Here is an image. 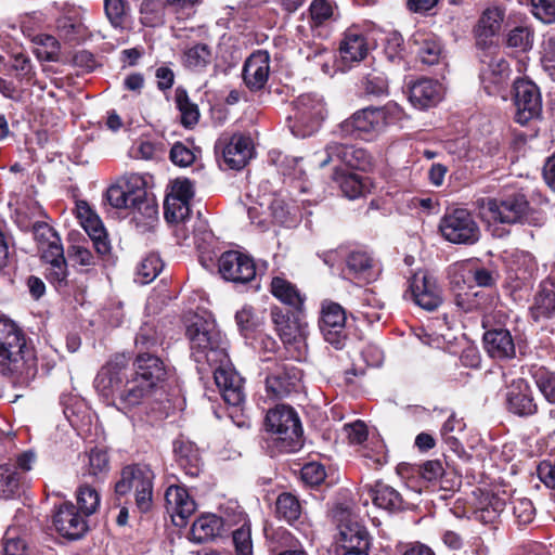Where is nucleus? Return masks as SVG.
Returning <instances> with one entry per match:
<instances>
[{
    "label": "nucleus",
    "instance_id": "55",
    "mask_svg": "<svg viewBox=\"0 0 555 555\" xmlns=\"http://www.w3.org/2000/svg\"><path fill=\"white\" fill-rule=\"evenodd\" d=\"M529 373L544 400L555 405V372L544 365L534 364L531 365Z\"/></svg>",
    "mask_w": 555,
    "mask_h": 555
},
{
    "label": "nucleus",
    "instance_id": "33",
    "mask_svg": "<svg viewBox=\"0 0 555 555\" xmlns=\"http://www.w3.org/2000/svg\"><path fill=\"white\" fill-rule=\"evenodd\" d=\"M509 500L511 495L505 491H481L474 511L475 518L486 525L496 522Z\"/></svg>",
    "mask_w": 555,
    "mask_h": 555
},
{
    "label": "nucleus",
    "instance_id": "58",
    "mask_svg": "<svg viewBox=\"0 0 555 555\" xmlns=\"http://www.w3.org/2000/svg\"><path fill=\"white\" fill-rule=\"evenodd\" d=\"M361 88L367 96L380 98L389 93L388 79L383 72L377 69H372L363 75Z\"/></svg>",
    "mask_w": 555,
    "mask_h": 555
},
{
    "label": "nucleus",
    "instance_id": "54",
    "mask_svg": "<svg viewBox=\"0 0 555 555\" xmlns=\"http://www.w3.org/2000/svg\"><path fill=\"white\" fill-rule=\"evenodd\" d=\"M175 102L177 109L180 112V124L185 129H193L201 117L197 104L190 100L189 93L183 87L176 89Z\"/></svg>",
    "mask_w": 555,
    "mask_h": 555
},
{
    "label": "nucleus",
    "instance_id": "62",
    "mask_svg": "<svg viewBox=\"0 0 555 555\" xmlns=\"http://www.w3.org/2000/svg\"><path fill=\"white\" fill-rule=\"evenodd\" d=\"M109 470V456L103 449L94 447L88 454L86 474L93 477L105 476Z\"/></svg>",
    "mask_w": 555,
    "mask_h": 555
},
{
    "label": "nucleus",
    "instance_id": "45",
    "mask_svg": "<svg viewBox=\"0 0 555 555\" xmlns=\"http://www.w3.org/2000/svg\"><path fill=\"white\" fill-rule=\"evenodd\" d=\"M374 259L363 250H352L346 258L347 273L354 280L369 283L374 279Z\"/></svg>",
    "mask_w": 555,
    "mask_h": 555
},
{
    "label": "nucleus",
    "instance_id": "16",
    "mask_svg": "<svg viewBox=\"0 0 555 555\" xmlns=\"http://www.w3.org/2000/svg\"><path fill=\"white\" fill-rule=\"evenodd\" d=\"M52 524L63 539L78 541L90 531L89 517L85 516L72 501L54 506Z\"/></svg>",
    "mask_w": 555,
    "mask_h": 555
},
{
    "label": "nucleus",
    "instance_id": "34",
    "mask_svg": "<svg viewBox=\"0 0 555 555\" xmlns=\"http://www.w3.org/2000/svg\"><path fill=\"white\" fill-rule=\"evenodd\" d=\"M173 454L178 466L185 476L197 478L204 468V462L197 446L182 438L173 441Z\"/></svg>",
    "mask_w": 555,
    "mask_h": 555
},
{
    "label": "nucleus",
    "instance_id": "35",
    "mask_svg": "<svg viewBox=\"0 0 555 555\" xmlns=\"http://www.w3.org/2000/svg\"><path fill=\"white\" fill-rule=\"evenodd\" d=\"M504 14L499 9H487L480 16L475 29L476 46L480 51L498 50L492 38L499 33Z\"/></svg>",
    "mask_w": 555,
    "mask_h": 555
},
{
    "label": "nucleus",
    "instance_id": "29",
    "mask_svg": "<svg viewBox=\"0 0 555 555\" xmlns=\"http://www.w3.org/2000/svg\"><path fill=\"white\" fill-rule=\"evenodd\" d=\"M324 117V104L313 94H301L293 102V118L308 132L317 130Z\"/></svg>",
    "mask_w": 555,
    "mask_h": 555
},
{
    "label": "nucleus",
    "instance_id": "38",
    "mask_svg": "<svg viewBox=\"0 0 555 555\" xmlns=\"http://www.w3.org/2000/svg\"><path fill=\"white\" fill-rule=\"evenodd\" d=\"M367 493L377 508L389 514L405 509V501L401 493L382 480H377L374 485L369 486Z\"/></svg>",
    "mask_w": 555,
    "mask_h": 555
},
{
    "label": "nucleus",
    "instance_id": "3",
    "mask_svg": "<svg viewBox=\"0 0 555 555\" xmlns=\"http://www.w3.org/2000/svg\"><path fill=\"white\" fill-rule=\"evenodd\" d=\"M475 205L482 217L493 222L528 223L534 227L545 222V214L531 207L527 196L517 191L500 193L494 197H480Z\"/></svg>",
    "mask_w": 555,
    "mask_h": 555
},
{
    "label": "nucleus",
    "instance_id": "51",
    "mask_svg": "<svg viewBox=\"0 0 555 555\" xmlns=\"http://www.w3.org/2000/svg\"><path fill=\"white\" fill-rule=\"evenodd\" d=\"M163 345L157 327L154 323H143L134 338L135 356L140 354H156V351Z\"/></svg>",
    "mask_w": 555,
    "mask_h": 555
},
{
    "label": "nucleus",
    "instance_id": "49",
    "mask_svg": "<svg viewBox=\"0 0 555 555\" xmlns=\"http://www.w3.org/2000/svg\"><path fill=\"white\" fill-rule=\"evenodd\" d=\"M332 179L339 184L344 195L350 199L362 196L366 190L365 179L362 176L346 171L339 166L333 168Z\"/></svg>",
    "mask_w": 555,
    "mask_h": 555
},
{
    "label": "nucleus",
    "instance_id": "43",
    "mask_svg": "<svg viewBox=\"0 0 555 555\" xmlns=\"http://www.w3.org/2000/svg\"><path fill=\"white\" fill-rule=\"evenodd\" d=\"M420 477L433 485L439 483L443 490H452L456 483L453 474L446 472L440 460H428L415 467Z\"/></svg>",
    "mask_w": 555,
    "mask_h": 555
},
{
    "label": "nucleus",
    "instance_id": "56",
    "mask_svg": "<svg viewBox=\"0 0 555 555\" xmlns=\"http://www.w3.org/2000/svg\"><path fill=\"white\" fill-rule=\"evenodd\" d=\"M169 0H143L140 7V22L146 27H157L165 23Z\"/></svg>",
    "mask_w": 555,
    "mask_h": 555
},
{
    "label": "nucleus",
    "instance_id": "46",
    "mask_svg": "<svg viewBox=\"0 0 555 555\" xmlns=\"http://www.w3.org/2000/svg\"><path fill=\"white\" fill-rule=\"evenodd\" d=\"M263 535L270 555L280 554L286 548L300 546L299 541L284 527H274L266 522Z\"/></svg>",
    "mask_w": 555,
    "mask_h": 555
},
{
    "label": "nucleus",
    "instance_id": "53",
    "mask_svg": "<svg viewBox=\"0 0 555 555\" xmlns=\"http://www.w3.org/2000/svg\"><path fill=\"white\" fill-rule=\"evenodd\" d=\"M337 5L333 0H312L308 13V23L312 30L324 27L336 21Z\"/></svg>",
    "mask_w": 555,
    "mask_h": 555
},
{
    "label": "nucleus",
    "instance_id": "5",
    "mask_svg": "<svg viewBox=\"0 0 555 555\" xmlns=\"http://www.w3.org/2000/svg\"><path fill=\"white\" fill-rule=\"evenodd\" d=\"M403 109L393 101L383 106H367L356 111L350 117L339 124V130L345 138L370 141L385 129L402 119Z\"/></svg>",
    "mask_w": 555,
    "mask_h": 555
},
{
    "label": "nucleus",
    "instance_id": "4",
    "mask_svg": "<svg viewBox=\"0 0 555 555\" xmlns=\"http://www.w3.org/2000/svg\"><path fill=\"white\" fill-rule=\"evenodd\" d=\"M185 336L191 356L198 365L212 366L229 362L228 340L215 320L195 314L186 325Z\"/></svg>",
    "mask_w": 555,
    "mask_h": 555
},
{
    "label": "nucleus",
    "instance_id": "48",
    "mask_svg": "<svg viewBox=\"0 0 555 555\" xmlns=\"http://www.w3.org/2000/svg\"><path fill=\"white\" fill-rule=\"evenodd\" d=\"M25 485V476L13 464L0 465V498L11 500L18 498Z\"/></svg>",
    "mask_w": 555,
    "mask_h": 555
},
{
    "label": "nucleus",
    "instance_id": "61",
    "mask_svg": "<svg viewBox=\"0 0 555 555\" xmlns=\"http://www.w3.org/2000/svg\"><path fill=\"white\" fill-rule=\"evenodd\" d=\"M512 505L514 522L519 527L531 524L535 517V508L531 500L527 498H516L508 501Z\"/></svg>",
    "mask_w": 555,
    "mask_h": 555
},
{
    "label": "nucleus",
    "instance_id": "24",
    "mask_svg": "<svg viewBox=\"0 0 555 555\" xmlns=\"http://www.w3.org/2000/svg\"><path fill=\"white\" fill-rule=\"evenodd\" d=\"M47 255H41L40 259L47 264L44 270L46 280L54 287L61 295H68L75 287V281L69 280V271L66 258L64 256V248L52 247Z\"/></svg>",
    "mask_w": 555,
    "mask_h": 555
},
{
    "label": "nucleus",
    "instance_id": "52",
    "mask_svg": "<svg viewBox=\"0 0 555 555\" xmlns=\"http://www.w3.org/2000/svg\"><path fill=\"white\" fill-rule=\"evenodd\" d=\"M222 518L212 514L198 517L191 527V539L204 543L219 535L222 528Z\"/></svg>",
    "mask_w": 555,
    "mask_h": 555
},
{
    "label": "nucleus",
    "instance_id": "18",
    "mask_svg": "<svg viewBox=\"0 0 555 555\" xmlns=\"http://www.w3.org/2000/svg\"><path fill=\"white\" fill-rule=\"evenodd\" d=\"M503 404L509 414L520 418H529L539 413L533 389L524 377L513 378L506 385Z\"/></svg>",
    "mask_w": 555,
    "mask_h": 555
},
{
    "label": "nucleus",
    "instance_id": "50",
    "mask_svg": "<svg viewBox=\"0 0 555 555\" xmlns=\"http://www.w3.org/2000/svg\"><path fill=\"white\" fill-rule=\"evenodd\" d=\"M345 552H367L371 545L370 534L358 522L346 525L340 530Z\"/></svg>",
    "mask_w": 555,
    "mask_h": 555
},
{
    "label": "nucleus",
    "instance_id": "2",
    "mask_svg": "<svg viewBox=\"0 0 555 555\" xmlns=\"http://www.w3.org/2000/svg\"><path fill=\"white\" fill-rule=\"evenodd\" d=\"M263 427L268 434L270 456L295 453L305 443L304 428L298 412L288 404H276L267 411Z\"/></svg>",
    "mask_w": 555,
    "mask_h": 555
},
{
    "label": "nucleus",
    "instance_id": "23",
    "mask_svg": "<svg viewBox=\"0 0 555 555\" xmlns=\"http://www.w3.org/2000/svg\"><path fill=\"white\" fill-rule=\"evenodd\" d=\"M537 271V262L529 253L517 254L508 267L504 287L511 295L528 291L532 288Z\"/></svg>",
    "mask_w": 555,
    "mask_h": 555
},
{
    "label": "nucleus",
    "instance_id": "6",
    "mask_svg": "<svg viewBox=\"0 0 555 555\" xmlns=\"http://www.w3.org/2000/svg\"><path fill=\"white\" fill-rule=\"evenodd\" d=\"M154 392L150 387L140 383L139 379L130 374V378L125 382L118 383L107 392L101 396L107 401L108 404L115 406L124 414L135 412L137 409L143 408L145 411V418L141 417L149 424L162 421L167 416L159 402H151V396Z\"/></svg>",
    "mask_w": 555,
    "mask_h": 555
},
{
    "label": "nucleus",
    "instance_id": "26",
    "mask_svg": "<svg viewBox=\"0 0 555 555\" xmlns=\"http://www.w3.org/2000/svg\"><path fill=\"white\" fill-rule=\"evenodd\" d=\"M131 375L155 391L167 379L168 366L157 354H140L132 361Z\"/></svg>",
    "mask_w": 555,
    "mask_h": 555
},
{
    "label": "nucleus",
    "instance_id": "40",
    "mask_svg": "<svg viewBox=\"0 0 555 555\" xmlns=\"http://www.w3.org/2000/svg\"><path fill=\"white\" fill-rule=\"evenodd\" d=\"M412 46L417 60L424 65L438 64L443 52L441 40L431 33L416 34L413 36Z\"/></svg>",
    "mask_w": 555,
    "mask_h": 555
},
{
    "label": "nucleus",
    "instance_id": "12",
    "mask_svg": "<svg viewBox=\"0 0 555 555\" xmlns=\"http://www.w3.org/2000/svg\"><path fill=\"white\" fill-rule=\"evenodd\" d=\"M327 165L339 166L346 171L367 172L374 167V157L364 147L332 142L326 145L325 158L320 162L321 168Z\"/></svg>",
    "mask_w": 555,
    "mask_h": 555
},
{
    "label": "nucleus",
    "instance_id": "13",
    "mask_svg": "<svg viewBox=\"0 0 555 555\" xmlns=\"http://www.w3.org/2000/svg\"><path fill=\"white\" fill-rule=\"evenodd\" d=\"M346 321L343 306L330 299L322 301L318 325L324 340L336 350L344 349L349 339Z\"/></svg>",
    "mask_w": 555,
    "mask_h": 555
},
{
    "label": "nucleus",
    "instance_id": "59",
    "mask_svg": "<svg viewBox=\"0 0 555 555\" xmlns=\"http://www.w3.org/2000/svg\"><path fill=\"white\" fill-rule=\"evenodd\" d=\"M104 12L114 28H125L130 16L127 0H104Z\"/></svg>",
    "mask_w": 555,
    "mask_h": 555
},
{
    "label": "nucleus",
    "instance_id": "19",
    "mask_svg": "<svg viewBox=\"0 0 555 555\" xmlns=\"http://www.w3.org/2000/svg\"><path fill=\"white\" fill-rule=\"evenodd\" d=\"M409 288L404 294L410 299L427 311H434L442 304V289L437 279L427 270H418L408 280Z\"/></svg>",
    "mask_w": 555,
    "mask_h": 555
},
{
    "label": "nucleus",
    "instance_id": "28",
    "mask_svg": "<svg viewBox=\"0 0 555 555\" xmlns=\"http://www.w3.org/2000/svg\"><path fill=\"white\" fill-rule=\"evenodd\" d=\"M270 74V54L266 50L254 51L244 62L242 76L251 92L264 89Z\"/></svg>",
    "mask_w": 555,
    "mask_h": 555
},
{
    "label": "nucleus",
    "instance_id": "37",
    "mask_svg": "<svg viewBox=\"0 0 555 555\" xmlns=\"http://www.w3.org/2000/svg\"><path fill=\"white\" fill-rule=\"evenodd\" d=\"M269 292L284 308H293L298 313L305 310L306 295L284 276L276 275L271 279Z\"/></svg>",
    "mask_w": 555,
    "mask_h": 555
},
{
    "label": "nucleus",
    "instance_id": "31",
    "mask_svg": "<svg viewBox=\"0 0 555 555\" xmlns=\"http://www.w3.org/2000/svg\"><path fill=\"white\" fill-rule=\"evenodd\" d=\"M409 101L418 109L436 106L443 98L442 85L431 78H420L408 85Z\"/></svg>",
    "mask_w": 555,
    "mask_h": 555
},
{
    "label": "nucleus",
    "instance_id": "8",
    "mask_svg": "<svg viewBox=\"0 0 555 555\" xmlns=\"http://www.w3.org/2000/svg\"><path fill=\"white\" fill-rule=\"evenodd\" d=\"M154 479L155 474L150 466L139 463L126 465L115 483V494L120 498L133 491L137 509L147 514L154 506Z\"/></svg>",
    "mask_w": 555,
    "mask_h": 555
},
{
    "label": "nucleus",
    "instance_id": "10",
    "mask_svg": "<svg viewBox=\"0 0 555 555\" xmlns=\"http://www.w3.org/2000/svg\"><path fill=\"white\" fill-rule=\"evenodd\" d=\"M254 145L249 135L222 134L215 143V154L221 169L241 170L253 156Z\"/></svg>",
    "mask_w": 555,
    "mask_h": 555
},
{
    "label": "nucleus",
    "instance_id": "20",
    "mask_svg": "<svg viewBox=\"0 0 555 555\" xmlns=\"http://www.w3.org/2000/svg\"><path fill=\"white\" fill-rule=\"evenodd\" d=\"M218 272L225 281L246 284L256 278V263L248 254L227 250L218 258Z\"/></svg>",
    "mask_w": 555,
    "mask_h": 555
},
{
    "label": "nucleus",
    "instance_id": "64",
    "mask_svg": "<svg viewBox=\"0 0 555 555\" xmlns=\"http://www.w3.org/2000/svg\"><path fill=\"white\" fill-rule=\"evenodd\" d=\"M164 268V262L156 254H150L139 264L137 275L142 284H149L155 280Z\"/></svg>",
    "mask_w": 555,
    "mask_h": 555
},
{
    "label": "nucleus",
    "instance_id": "36",
    "mask_svg": "<svg viewBox=\"0 0 555 555\" xmlns=\"http://www.w3.org/2000/svg\"><path fill=\"white\" fill-rule=\"evenodd\" d=\"M339 52L344 61L360 62L365 59L369 44L365 31L361 26L351 25L344 31Z\"/></svg>",
    "mask_w": 555,
    "mask_h": 555
},
{
    "label": "nucleus",
    "instance_id": "39",
    "mask_svg": "<svg viewBox=\"0 0 555 555\" xmlns=\"http://www.w3.org/2000/svg\"><path fill=\"white\" fill-rule=\"evenodd\" d=\"M143 177L131 173L116 184H112L104 194V199L116 209H127L129 202L139 185H142Z\"/></svg>",
    "mask_w": 555,
    "mask_h": 555
},
{
    "label": "nucleus",
    "instance_id": "32",
    "mask_svg": "<svg viewBox=\"0 0 555 555\" xmlns=\"http://www.w3.org/2000/svg\"><path fill=\"white\" fill-rule=\"evenodd\" d=\"M129 359L125 353L114 354L109 361L102 366L95 377V388L101 395L114 388L115 385L130 378L128 374Z\"/></svg>",
    "mask_w": 555,
    "mask_h": 555
},
{
    "label": "nucleus",
    "instance_id": "63",
    "mask_svg": "<svg viewBox=\"0 0 555 555\" xmlns=\"http://www.w3.org/2000/svg\"><path fill=\"white\" fill-rule=\"evenodd\" d=\"M232 543L235 555H254L251 526L249 520H245L241 527L232 532Z\"/></svg>",
    "mask_w": 555,
    "mask_h": 555
},
{
    "label": "nucleus",
    "instance_id": "15",
    "mask_svg": "<svg viewBox=\"0 0 555 555\" xmlns=\"http://www.w3.org/2000/svg\"><path fill=\"white\" fill-rule=\"evenodd\" d=\"M126 211L125 217L140 233L150 231L158 220V204L155 196L147 191L144 178L142 185L138 186L135 195L131 197Z\"/></svg>",
    "mask_w": 555,
    "mask_h": 555
},
{
    "label": "nucleus",
    "instance_id": "41",
    "mask_svg": "<svg viewBox=\"0 0 555 555\" xmlns=\"http://www.w3.org/2000/svg\"><path fill=\"white\" fill-rule=\"evenodd\" d=\"M26 526L11 525L2 537L3 555H33Z\"/></svg>",
    "mask_w": 555,
    "mask_h": 555
},
{
    "label": "nucleus",
    "instance_id": "42",
    "mask_svg": "<svg viewBox=\"0 0 555 555\" xmlns=\"http://www.w3.org/2000/svg\"><path fill=\"white\" fill-rule=\"evenodd\" d=\"M275 517L297 527L302 524L304 507L300 500L291 492H282L275 500Z\"/></svg>",
    "mask_w": 555,
    "mask_h": 555
},
{
    "label": "nucleus",
    "instance_id": "1",
    "mask_svg": "<svg viewBox=\"0 0 555 555\" xmlns=\"http://www.w3.org/2000/svg\"><path fill=\"white\" fill-rule=\"evenodd\" d=\"M37 373L35 348L28 344L23 330L13 321L0 318V374L27 383Z\"/></svg>",
    "mask_w": 555,
    "mask_h": 555
},
{
    "label": "nucleus",
    "instance_id": "17",
    "mask_svg": "<svg viewBox=\"0 0 555 555\" xmlns=\"http://www.w3.org/2000/svg\"><path fill=\"white\" fill-rule=\"evenodd\" d=\"M268 370L266 390L269 397L282 399L299 392L304 373L297 365L275 361Z\"/></svg>",
    "mask_w": 555,
    "mask_h": 555
},
{
    "label": "nucleus",
    "instance_id": "7",
    "mask_svg": "<svg viewBox=\"0 0 555 555\" xmlns=\"http://www.w3.org/2000/svg\"><path fill=\"white\" fill-rule=\"evenodd\" d=\"M482 328V347L490 359L495 362H509L517 358V353L521 357L527 354V340L520 336H513L500 322L494 321L493 317L486 315L481 321Z\"/></svg>",
    "mask_w": 555,
    "mask_h": 555
},
{
    "label": "nucleus",
    "instance_id": "22",
    "mask_svg": "<svg viewBox=\"0 0 555 555\" xmlns=\"http://www.w3.org/2000/svg\"><path fill=\"white\" fill-rule=\"evenodd\" d=\"M76 212L98 255L101 257L109 255L112 249L111 242L99 215L87 201L82 199L76 202Z\"/></svg>",
    "mask_w": 555,
    "mask_h": 555
},
{
    "label": "nucleus",
    "instance_id": "25",
    "mask_svg": "<svg viewBox=\"0 0 555 555\" xmlns=\"http://www.w3.org/2000/svg\"><path fill=\"white\" fill-rule=\"evenodd\" d=\"M270 317L284 345H293L302 336L305 310L296 313L293 308L273 306L270 309Z\"/></svg>",
    "mask_w": 555,
    "mask_h": 555
},
{
    "label": "nucleus",
    "instance_id": "14",
    "mask_svg": "<svg viewBox=\"0 0 555 555\" xmlns=\"http://www.w3.org/2000/svg\"><path fill=\"white\" fill-rule=\"evenodd\" d=\"M479 79L487 94L498 95L509 81L512 69L509 63L498 50L481 51Z\"/></svg>",
    "mask_w": 555,
    "mask_h": 555
},
{
    "label": "nucleus",
    "instance_id": "44",
    "mask_svg": "<svg viewBox=\"0 0 555 555\" xmlns=\"http://www.w3.org/2000/svg\"><path fill=\"white\" fill-rule=\"evenodd\" d=\"M20 229L24 232L31 231L40 256L49 254L50 250H53L52 247L54 246L63 248L59 233L46 221H36L31 227H20Z\"/></svg>",
    "mask_w": 555,
    "mask_h": 555
},
{
    "label": "nucleus",
    "instance_id": "30",
    "mask_svg": "<svg viewBox=\"0 0 555 555\" xmlns=\"http://www.w3.org/2000/svg\"><path fill=\"white\" fill-rule=\"evenodd\" d=\"M166 511L176 526L186 525L188 518L195 512L196 504L182 486H169L164 495Z\"/></svg>",
    "mask_w": 555,
    "mask_h": 555
},
{
    "label": "nucleus",
    "instance_id": "57",
    "mask_svg": "<svg viewBox=\"0 0 555 555\" xmlns=\"http://www.w3.org/2000/svg\"><path fill=\"white\" fill-rule=\"evenodd\" d=\"M76 506L77 508L85 514V516L90 517L98 512L101 504V495L98 490L87 483L80 485L76 492Z\"/></svg>",
    "mask_w": 555,
    "mask_h": 555
},
{
    "label": "nucleus",
    "instance_id": "27",
    "mask_svg": "<svg viewBox=\"0 0 555 555\" xmlns=\"http://www.w3.org/2000/svg\"><path fill=\"white\" fill-rule=\"evenodd\" d=\"M528 314L535 324L555 319V275H548L539 283Z\"/></svg>",
    "mask_w": 555,
    "mask_h": 555
},
{
    "label": "nucleus",
    "instance_id": "47",
    "mask_svg": "<svg viewBox=\"0 0 555 555\" xmlns=\"http://www.w3.org/2000/svg\"><path fill=\"white\" fill-rule=\"evenodd\" d=\"M57 36L65 42L75 46L87 37V27L77 15H62L55 21Z\"/></svg>",
    "mask_w": 555,
    "mask_h": 555
},
{
    "label": "nucleus",
    "instance_id": "11",
    "mask_svg": "<svg viewBox=\"0 0 555 555\" xmlns=\"http://www.w3.org/2000/svg\"><path fill=\"white\" fill-rule=\"evenodd\" d=\"M439 231L452 244L474 245L480 238V229L473 215L464 208L447 212L440 220Z\"/></svg>",
    "mask_w": 555,
    "mask_h": 555
},
{
    "label": "nucleus",
    "instance_id": "9",
    "mask_svg": "<svg viewBox=\"0 0 555 555\" xmlns=\"http://www.w3.org/2000/svg\"><path fill=\"white\" fill-rule=\"evenodd\" d=\"M0 93L15 100L24 86H34L36 68L30 56L22 51H11L0 56Z\"/></svg>",
    "mask_w": 555,
    "mask_h": 555
},
{
    "label": "nucleus",
    "instance_id": "21",
    "mask_svg": "<svg viewBox=\"0 0 555 555\" xmlns=\"http://www.w3.org/2000/svg\"><path fill=\"white\" fill-rule=\"evenodd\" d=\"M514 91L515 121L524 126L538 118L542 112L539 87L530 80L519 78L514 82Z\"/></svg>",
    "mask_w": 555,
    "mask_h": 555
},
{
    "label": "nucleus",
    "instance_id": "60",
    "mask_svg": "<svg viewBox=\"0 0 555 555\" xmlns=\"http://www.w3.org/2000/svg\"><path fill=\"white\" fill-rule=\"evenodd\" d=\"M533 39V28L527 25H518L507 33L505 43L509 48L527 52L532 49Z\"/></svg>",
    "mask_w": 555,
    "mask_h": 555
}]
</instances>
